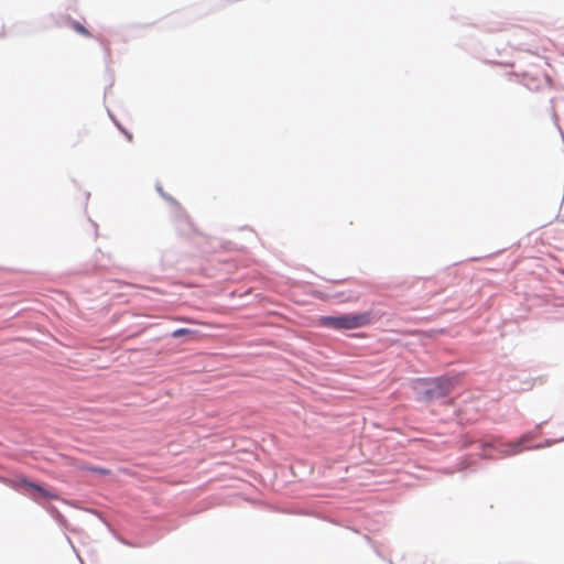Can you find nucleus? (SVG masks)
<instances>
[{"instance_id": "nucleus-1", "label": "nucleus", "mask_w": 564, "mask_h": 564, "mask_svg": "<svg viewBox=\"0 0 564 564\" xmlns=\"http://www.w3.org/2000/svg\"><path fill=\"white\" fill-rule=\"evenodd\" d=\"M370 321V313L345 314L339 316H322L318 318V325L334 329H356L368 325Z\"/></svg>"}, {"instance_id": "nucleus-2", "label": "nucleus", "mask_w": 564, "mask_h": 564, "mask_svg": "<svg viewBox=\"0 0 564 564\" xmlns=\"http://www.w3.org/2000/svg\"><path fill=\"white\" fill-rule=\"evenodd\" d=\"M420 382L427 386L424 390V398L426 400L446 397L455 387V379L453 378H436L431 381L420 380Z\"/></svg>"}, {"instance_id": "nucleus-3", "label": "nucleus", "mask_w": 564, "mask_h": 564, "mask_svg": "<svg viewBox=\"0 0 564 564\" xmlns=\"http://www.w3.org/2000/svg\"><path fill=\"white\" fill-rule=\"evenodd\" d=\"M20 484L34 491V495H32V499L35 501H37L39 498L52 500L58 499V495L55 491L46 489L35 482L29 481L25 478L20 479Z\"/></svg>"}, {"instance_id": "nucleus-4", "label": "nucleus", "mask_w": 564, "mask_h": 564, "mask_svg": "<svg viewBox=\"0 0 564 564\" xmlns=\"http://www.w3.org/2000/svg\"><path fill=\"white\" fill-rule=\"evenodd\" d=\"M72 28H73L76 32H78L79 34H82V35H84V36H86V37H89V36H90L89 31H88L84 25H82V24H80V23H78V22H73V23H72Z\"/></svg>"}, {"instance_id": "nucleus-5", "label": "nucleus", "mask_w": 564, "mask_h": 564, "mask_svg": "<svg viewBox=\"0 0 564 564\" xmlns=\"http://www.w3.org/2000/svg\"><path fill=\"white\" fill-rule=\"evenodd\" d=\"M189 333H191V330L187 328H178V329L174 330L172 335H173V337L177 338V337L187 335Z\"/></svg>"}, {"instance_id": "nucleus-6", "label": "nucleus", "mask_w": 564, "mask_h": 564, "mask_svg": "<svg viewBox=\"0 0 564 564\" xmlns=\"http://www.w3.org/2000/svg\"><path fill=\"white\" fill-rule=\"evenodd\" d=\"M521 452V444L511 445L510 454L516 455Z\"/></svg>"}, {"instance_id": "nucleus-7", "label": "nucleus", "mask_w": 564, "mask_h": 564, "mask_svg": "<svg viewBox=\"0 0 564 564\" xmlns=\"http://www.w3.org/2000/svg\"><path fill=\"white\" fill-rule=\"evenodd\" d=\"M94 471L102 474V475H106L109 473L107 469H104V468H94Z\"/></svg>"}]
</instances>
